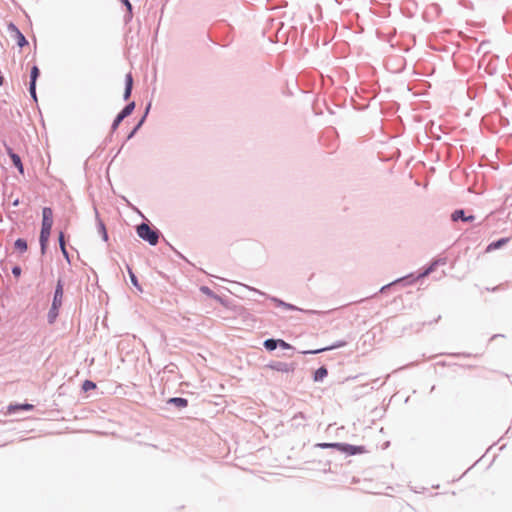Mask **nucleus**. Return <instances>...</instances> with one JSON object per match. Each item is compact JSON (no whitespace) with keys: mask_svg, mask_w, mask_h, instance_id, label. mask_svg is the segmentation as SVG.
I'll return each instance as SVG.
<instances>
[{"mask_svg":"<svg viewBox=\"0 0 512 512\" xmlns=\"http://www.w3.org/2000/svg\"><path fill=\"white\" fill-rule=\"evenodd\" d=\"M15 248L24 253L27 250V242L24 239H17L15 241Z\"/></svg>","mask_w":512,"mask_h":512,"instance_id":"dca6fc26","label":"nucleus"},{"mask_svg":"<svg viewBox=\"0 0 512 512\" xmlns=\"http://www.w3.org/2000/svg\"><path fill=\"white\" fill-rule=\"evenodd\" d=\"M62 299H63V287L60 282H58V285L55 290L54 299L52 303V310H58L59 307L62 305Z\"/></svg>","mask_w":512,"mask_h":512,"instance_id":"39448f33","label":"nucleus"},{"mask_svg":"<svg viewBox=\"0 0 512 512\" xmlns=\"http://www.w3.org/2000/svg\"><path fill=\"white\" fill-rule=\"evenodd\" d=\"M344 344L345 343H341V344L336 345L335 347H342V346H344Z\"/></svg>","mask_w":512,"mask_h":512,"instance_id":"c85d7f7f","label":"nucleus"},{"mask_svg":"<svg viewBox=\"0 0 512 512\" xmlns=\"http://www.w3.org/2000/svg\"><path fill=\"white\" fill-rule=\"evenodd\" d=\"M51 229H41L40 233V243L42 250L45 249V246L48 242V239L50 237Z\"/></svg>","mask_w":512,"mask_h":512,"instance_id":"9b49d317","label":"nucleus"},{"mask_svg":"<svg viewBox=\"0 0 512 512\" xmlns=\"http://www.w3.org/2000/svg\"><path fill=\"white\" fill-rule=\"evenodd\" d=\"M268 367L272 370H276V371L282 372V373H291L295 369L294 364H288V363H284V362H277L274 364H270Z\"/></svg>","mask_w":512,"mask_h":512,"instance_id":"20e7f679","label":"nucleus"},{"mask_svg":"<svg viewBox=\"0 0 512 512\" xmlns=\"http://www.w3.org/2000/svg\"><path fill=\"white\" fill-rule=\"evenodd\" d=\"M509 238H501L499 239L498 241H495V242H492L490 243L487 248H486V252H491L493 250H496V249H499L501 248L502 246H504L505 244H507L509 242Z\"/></svg>","mask_w":512,"mask_h":512,"instance_id":"1a4fd4ad","label":"nucleus"},{"mask_svg":"<svg viewBox=\"0 0 512 512\" xmlns=\"http://www.w3.org/2000/svg\"><path fill=\"white\" fill-rule=\"evenodd\" d=\"M59 244H60V248H61V251H62L64 257L67 260H69L68 252H67L66 246H65V240H64L63 232H60V234H59Z\"/></svg>","mask_w":512,"mask_h":512,"instance_id":"4468645a","label":"nucleus"},{"mask_svg":"<svg viewBox=\"0 0 512 512\" xmlns=\"http://www.w3.org/2000/svg\"><path fill=\"white\" fill-rule=\"evenodd\" d=\"M57 315H58V310L51 309L49 312V322L52 323L55 320V318L57 317Z\"/></svg>","mask_w":512,"mask_h":512,"instance_id":"4be33fe9","label":"nucleus"},{"mask_svg":"<svg viewBox=\"0 0 512 512\" xmlns=\"http://www.w3.org/2000/svg\"><path fill=\"white\" fill-rule=\"evenodd\" d=\"M42 228L41 229H52L53 225V212L49 207H44L42 211Z\"/></svg>","mask_w":512,"mask_h":512,"instance_id":"7ed1b4c3","label":"nucleus"},{"mask_svg":"<svg viewBox=\"0 0 512 512\" xmlns=\"http://www.w3.org/2000/svg\"><path fill=\"white\" fill-rule=\"evenodd\" d=\"M277 342H278V346H280L283 349H291L292 348V346L289 343L285 342L282 339H278Z\"/></svg>","mask_w":512,"mask_h":512,"instance_id":"412c9836","label":"nucleus"},{"mask_svg":"<svg viewBox=\"0 0 512 512\" xmlns=\"http://www.w3.org/2000/svg\"><path fill=\"white\" fill-rule=\"evenodd\" d=\"M328 348H322V349H317V350H313V351H305L304 353H320L322 351H325L327 350Z\"/></svg>","mask_w":512,"mask_h":512,"instance_id":"393cba45","label":"nucleus"},{"mask_svg":"<svg viewBox=\"0 0 512 512\" xmlns=\"http://www.w3.org/2000/svg\"><path fill=\"white\" fill-rule=\"evenodd\" d=\"M137 234L141 239L147 241L152 246H155L159 241L158 230L152 229L146 223H142L137 226Z\"/></svg>","mask_w":512,"mask_h":512,"instance_id":"f257e3e1","label":"nucleus"},{"mask_svg":"<svg viewBox=\"0 0 512 512\" xmlns=\"http://www.w3.org/2000/svg\"><path fill=\"white\" fill-rule=\"evenodd\" d=\"M277 346H278V342L275 339H267L264 341V347L269 351L275 350L277 348Z\"/></svg>","mask_w":512,"mask_h":512,"instance_id":"2eb2a0df","label":"nucleus"},{"mask_svg":"<svg viewBox=\"0 0 512 512\" xmlns=\"http://www.w3.org/2000/svg\"><path fill=\"white\" fill-rule=\"evenodd\" d=\"M200 291H201L202 293H204L205 295L209 296V297H213V298H215V299H219V297H218V296H216V295L213 293V291H212L209 287H207V286H202V287L200 288Z\"/></svg>","mask_w":512,"mask_h":512,"instance_id":"a211bd4d","label":"nucleus"},{"mask_svg":"<svg viewBox=\"0 0 512 512\" xmlns=\"http://www.w3.org/2000/svg\"><path fill=\"white\" fill-rule=\"evenodd\" d=\"M39 76V69L37 66H33L31 69V81H30V87L29 91L31 96L36 100V80Z\"/></svg>","mask_w":512,"mask_h":512,"instance_id":"423d86ee","label":"nucleus"},{"mask_svg":"<svg viewBox=\"0 0 512 512\" xmlns=\"http://www.w3.org/2000/svg\"><path fill=\"white\" fill-rule=\"evenodd\" d=\"M451 219L452 221H458V220H462L464 222H472L475 220V216L474 215H465V212L464 210H455L452 214H451Z\"/></svg>","mask_w":512,"mask_h":512,"instance_id":"0eeeda50","label":"nucleus"},{"mask_svg":"<svg viewBox=\"0 0 512 512\" xmlns=\"http://www.w3.org/2000/svg\"><path fill=\"white\" fill-rule=\"evenodd\" d=\"M102 228H103V231H104V237H105V238H107V233H106V231H105L104 226H102Z\"/></svg>","mask_w":512,"mask_h":512,"instance_id":"cd10ccee","label":"nucleus"},{"mask_svg":"<svg viewBox=\"0 0 512 512\" xmlns=\"http://www.w3.org/2000/svg\"><path fill=\"white\" fill-rule=\"evenodd\" d=\"M319 446H321V447H331L333 445L332 444H319Z\"/></svg>","mask_w":512,"mask_h":512,"instance_id":"bb28decb","label":"nucleus"},{"mask_svg":"<svg viewBox=\"0 0 512 512\" xmlns=\"http://www.w3.org/2000/svg\"><path fill=\"white\" fill-rule=\"evenodd\" d=\"M12 273L15 277H19L21 275V268L19 266H15L12 269Z\"/></svg>","mask_w":512,"mask_h":512,"instance_id":"5701e85b","label":"nucleus"},{"mask_svg":"<svg viewBox=\"0 0 512 512\" xmlns=\"http://www.w3.org/2000/svg\"><path fill=\"white\" fill-rule=\"evenodd\" d=\"M7 28L10 33V36L16 41L19 47H24L28 45V41L26 40L25 36L13 23H9Z\"/></svg>","mask_w":512,"mask_h":512,"instance_id":"f03ea898","label":"nucleus"},{"mask_svg":"<svg viewBox=\"0 0 512 512\" xmlns=\"http://www.w3.org/2000/svg\"><path fill=\"white\" fill-rule=\"evenodd\" d=\"M83 390L84 391H89V390H92V389H95L96 388V385L94 382L90 381V380H86L84 383H83V386H82Z\"/></svg>","mask_w":512,"mask_h":512,"instance_id":"6ab92c4d","label":"nucleus"},{"mask_svg":"<svg viewBox=\"0 0 512 512\" xmlns=\"http://www.w3.org/2000/svg\"><path fill=\"white\" fill-rule=\"evenodd\" d=\"M134 107H135V104H134V102H132V103L128 104V105H127V106H126V107H125V108L120 112V114L122 115V117H124V118H125V117L129 116V115L132 113V111H133Z\"/></svg>","mask_w":512,"mask_h":512,"instance_id":"f3484780","label":"nucleus"},{"mask_svg":"<svg viewBox=\"0 0 512 512\" xmlns=\"http://www.w3.org/2000/svg\"><path fill=\"white\" fill-rule=\"evenodd\" d=\"M122 2L126 5L128 12L131 14L132 6H131L129 0H122Z\"/></svg>","mask_w":512,"mask_h":512,"instance_id":"b1692460","label":"nucleus"},{"mask_svg":"<svg viewBox=\"0 0 512 512\" xmlns=\"http://www.w3.org/2000/svg\"><path fill=\"white\" fill-rule=\"evenodd\" d=\"M169 402L175 404L179 408H184L188 405V401L185 398L180 397L171 398Z\"/></svg>","mask_w":512,"mask_h":512,"instance_id":"ddd939ff","label":"nucleus"},{"mask_svg":"<svg viewBox=\"0 0 512 512\" xmlns=\"http://www.w3.org/2000/svg\"><path fill=\"white\" fill-rule=\"evenodd\" d=\"M327 374H328L327 369L325 367H320L319 369H317L315 371L314 380L321 381L327 376Z\"/></svg>","mask_w":512,"mask_h":512,"instance_id":"f8f14e48","label":"nucleus"},{"mask_svg":"<svg viewBox=\"0 0 512 512\" xmlns=\"http://www.w3.org/2000/svg\"><path fill=\"white\" fill-rule=\"evenodd\" d=\"M7 152L13 162V164L18 168L19 172L21 174L24 173V168H23V165H22V162H21V159L19 157V155L15 154L11 148H7Z\"/></svg>","mask_w":512,"mask_h":512,"instance_id":"6e6552de","label":"nucleus"},{"mask_svg":"<svg viewBox=\"0 0 512 512\" xmlns=\"http://www.w3.org/2000/svg\"><path fill=\"white\" fill-rule=\"evenodd\" d=\"M126 87H125V92H124V99L127 100L130 95H131V91H132V86H133V77L130 73H128L126 75Z\"/></svg>","mask_w":512,"mask_h":512,"instance_id":"9d476101","label":"nucleus"},{"mask_svg":"<svg viewBox=\"0 0 512 512\" xmlns=\"http://www.w3.org/2000/svg\"><path fill=\"white\" fill-rule=\"evenodd\" d=\"M33 408V405L31 404H24L21 406V409H24V410H31Z\"/></svg>","mask_w":512,"mask_h":512,"instance_id":"a878e982","label":"nucleus"},{"mask_svg":"<svg viewBox=\"0 0 512 512\" xmlns=\"http://www.w3.org/2000/svg\"><path fill=\"white\" fill-rule=\"evenodd\" d=\"M123 119L124 117H122V115L119 113L113 122L112 128L115 130Z\"/></svg>","mask_w":512,"mask_h":512,"instance_id":"aec40b11","label":"nucleus"}]
</instances>
